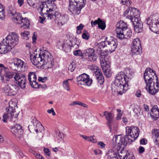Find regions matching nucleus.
<instances>
[{"instance_id": "obj_32", "label": "nucleus", "mask_w": 159, "mask_h": 159, "mask_svg": "<svg viewBox=\"0 0 159 159\" xmlns=\"http://www.w3.org/2000/svg\"><path fill=\"white\" fill-rule=\"evenodd\" d=\"M131 52L133 55H138L142 52L141 46H131Z\"/></svg>"}, {"instance_id": "obj_22", "label": "nucleus", "mask_w": 159, "mask_h": 159, "mask_svg": "<svg viewBox=\"0 0 159 159\" xmlns=\"http://www.w3.org/2000/svg\"><path fill=\"white\" fill-rule=\"evenodd\" d=\"M91 23L92 27H94L98 25L99 29L102 30H104L106 27L105 21L102 20L100 18H98L97 20L94 21L92 20L91 21Z\"/></svg>"}, {"instance_id": "obj_3", "label": "nucleus", "mask_w": 159, "mask_h": 159, "mask_svg": "<svg viewBox=\"0 0 159 159\" xmlns=\"http://www.w3.org/2000/svg\"><path fill=\"white\" fill-rule=\"evenodd\" d=\"M124 16L130 19L133 23L134 30L137 29L142 30L143 25L141 22L139 17V13L135 8L129 7L127 9L124 13Z\"/></svg>"}, {"instance_id": "obj_49", "label": "nucleus", "mask_w": 159, "mask_h": 159, "mask_svg": "<svg viewBox=\"0 0 159 159\" xmlns=\"http://www.w3.org/2000/svg\"><path fill=\"white\" fill-rule=\"evenodd\" d=\"M30 34V32L27 31H25L24 32L21 33V35L26 40H27L29 39L28 36Z\"/></svg>"}, {"instance_id": "obj_2", "label": "nucleus", "mask_w": 159, "mask_h": 159, "mask_svg": "<svg viewBox=\"0 0 159 159\" xmlns=\"http://www.w3.org/2000/svg\"><path fill=\"white\" fill-rule=\"evenodd\" d=\"M39 11L43 18L39 17V19L41 20L40 22L43 23L45 19L51 20L52 18L54 15L57 16L58 14L56 6L54 3L47 4L45 2H43L40 5Z\"/></svg>"}, {"instance_id": "obj_17", "label": "nucleus", "mask_w": 159, "mask_h": 159, "mask_svg": "<svg viewBox=\"0 0 159 159\" xmlns=\"http://www.w3.org/2000/svg\"><path fill=\"white\" fill-rule=\"evenodd\" d=\"M111 38V39L108 41H105L106 44L105 47L107 48L106 49L107 51L112 52L115 50L117 46V41L113 37Z\"/></svg>"}, {"instance_id": "obj_11", "label": "nucleus", "mask_w": 159, "mask_h": 159, "mask_svg": "<svg viewBox=\"0 0 159 159\" xmlns=\"http://www.w3.org/2000/svg\"><path fill=\"white\" fill-rule=\"evenodd\" d=\"M43 62V68L46 69L53 67L54 65L53 58L52 55L48 52L44 53Z\"/></svg>"}, {"instance_id": "obj_8", "label": "nucleus", "mask_w": 159, "mask_h": 159, "mask_svg": "<svg viewBox=\"0 0 159 159\" xmlns=\"http://www.w3.org/2000/svg\"><path fill=\"white\" fill-rule=\"evenodd\" d=\"M101 65L104 75L107 78H110L112 72L110 68V61L108 55H105L104 58L101 60Z\"/></svg>"}, {"instance_id": "obj_31", "label": "nucleus", "mask_w": 159, "mask_h": 159, "mask_svg": "<svg viewBox=\"0 0 159 159\" xmlns=\"http://www.w3.org/2000/svg\"><path fill=\"white\" fill-rule=\"evenodd\" d=\"M116 29L125 30L128 29L127 24L122 20H120L118 22L116 25Z\"/></svg>"}, {"instance_id": "obj_35", "label": "nucleus", "mask_w": 159, "mask_h": 159, "mask_svg": "<svg viewBox=\"0 0 159 159\" xmlns=\"http://www.w3.org/2000/svg\"><path fill=\"white\" fill-rule=\"evenodd\" d=\"M95 74L96 79L98 82L100 84H102L104 82V79L102 73L99 72Z\"/></svg>"}, {"instance_id": "obj_61", "label": "nucleus", "mask_w": 159, "mask_h": 159, "mask_svg": "<svg viewBox=\"0 0 159 159\" xmlns=\"http://www.w3.org/2000/svg\"><path fill=\"white\" fill-rule=\"evenodd\" d=\"M140 142L141 144H146L147 143V141L146 139H143L140 140Z\"/></svg>"}, {"instance_id": "obj_60", "label": "nucleus", "mask_w": 159, "mask_h": 159, "mask_svg": "<svg viewBox=\"0 0 159 159\" xmlns=\"http://www.w3.org/2000/svg\"><path fill=\"white\" fill-rule=\"evenodd\" d=\"M143 108L145 111L148 112L149 111V107L147 105L144 104L143 105Z\"/></svg>"}, {"instance_id": "obj_16", "label": "nucleus", "mask_w": 159, "mask_h": 159, "mask_svg": "<svg viewBox=\"0 0 159 159\" xmlns=\"http://www.w3.org/2000/svg\"><path fill=\"white\" fill-rule=\"evenodd\" d=\"M104 116H105L106 119L107 120L108 122V125L110 129V131L112 130V125L114 124L116 125V126L114 128L115 131H117V125L116 123L114 121L113 116L111 113L107 112L106 111L103 112Z\"/></svg>"}, {"instance_id": "obj_54", "label": "nucleus", "mask_w": 159, "mask_h": 159, "mask_svg": "<svg viewBox=\"0 0 159 159\" xmlns=\"http://www.w3.org/2000/svg\"><path fill=\"white\" fill-rule=\"evenodd\" d=\"M28 128L30 131H31V130L33 132L34 131L36 132L37 133L38 132V130L37 129L35 128V126H33L32 125H29L28 126Z\"/></svg>"}, {"instance_id": "obj_12", "label": "nucleus", "mask_w": 159, "mask_h": 159, "mask_svg": "<svg viewBox=\"0 0 159 159\" xmlns=\"http://www.w3.org/2000/svg\"><path fill=\"white\" fill-rule=\"evenodd\" d=\"M43 52L40 53L39 55H32L30 56V59L32 63L38 67L42 68L43 65Z\"/></svg>"}, {"instance_id": "obj_13", "label": "nucleus", "mask_w": 159, "mask_h": 159, "mask_svg": "<svg viewBox=\"0 0 159 159\" xmlns=\"http://www.w3.org/2000/svg\"><path fill=\"white\" fill-rule=\"evenodd\" d=\"M4 39L7 44L9 45L12 48L18 43V36L16 33L12 32L8 35Z\"/></svg>"}, {"instance_id": "obj_28", "label": "nucleus", "mask_w": 159, "mask_h": 159, "mask_svg": "<svg viewBox=\"0 0 159 159\" xmlns=\"http://www.w3.org/2000/svg\"><path fill=\"white\" fill-rule=\"evenodd\" d=\"M105 42H102L97 44L95 47V50L97 53L99 55L102 56L103 55V49L106 47Z\"/></svg>"}, {"instance_id": "obj_52", "label": "nucleus", "mask_w": 159, "mask_h": 159, "mask_svg": "<svg viewBox=\"0 0 159 159\" xmlns=\"http://www.w3.org/2000/svg\"><path fill=\"white\" fill-rule=\"evenodd\" d=\"M121 2L123 5L126 6H130L131 5L132 3L129 0H125V1L121 0Z\"/></svg>"}, {"instance_id": "obj_34", "label": "nucleus", "mask_w": 159, "mask_h": 159, "mask_svg": "<svg viewBox=\"0 0 159 159\" xmlns=\"http://www.w3.org/2000/svg\"><path fill=\"white\" fill-rule=\"evenodd\" d=\"M17 73L12 71H6L4 73V76L6 78V80H8L13 77L14 78V77L16 76Z\"/></svg>"}, {"instance_id": "obj_58", "label": "nucleus", "mask_w": 159, "mask_h": 159, "mask_svg": "<svg viewBox=\"0 0 159 159\" xmlns=\"http://www.w3.org/2000/svg\"><path fill=\"white\" fill-rule=\"evenodd\" d=\"M47 80V77H39L38 78V81L39 82H41L43 83L45 82Z\"/></svg>"}, {"instance_id": "obj_38", "label": "nucleus", "mask_w": 159, "mask_h": 159, "mask_svg": "<svg viewBox=\"0 0 159 159\" xmlns=\"http://www.w3.org/2000/svg\"><path fill=\"white\" fill-rule=\"evenodd\" d=\"M5 16V7L2 4L0 3V19L1 20L4 19Z\"/></svg>"}, {"instance_id": "obj_56", "label": "nucleus", "mask_w": 159, "mask_h": 159, "mask_svg": "<svg viewBox=\"0 0 159 159\" xmlns=\"http://www.w3.org/2000/svg\"><path fill=\"white\" fill-rule=\"evenodd\" d=\"M28 4L30 6L33 7L35 4V0H27Z\"/></svg>"}, {"instance_id": "obj_62", "label": "nucleus", "mask_w": 159, "mask_h": 159, "mask_svg": "<svg viewBox=\"0 0 159 159\" xmlns=\"http://www.w3.org/2000/svg\"><path fill=\"white\" fill-rule=\"evenodd\" d=\"M37 34L36 33L34 32L32 36V39L33 40V43H35L37 39Z\"/></svg>"}, {"instance_id": "obj_51", "label": "nucleus", "mask_w": 159, "mask_h": 159, "mask_svg": "<svg viewBox=\"0 0 159 159\" xmlns=\"http://www.w3.org/2000/svg\"><path fill=\"white\" fill-rule=\"evenodd\" d=\"M6 69H7V68L5 67L2 64H0V75H3Z\"/></svg>"}, {"instance_id": "obj_45", "label": "nucleus", "mask_w": 159, "mask_h": 159, "mask_svg": "<svg viewBox=\"0 0 159 159\" xmlns=\"http://www.w3.org/2000/svg\"><path fill=\"white\" fill-rule=\"evenodd\" d=\"M82 37L83 39L88 40L90 38V34L87 30H84Z\"/></svg>"}, {"instance_id": "obj_9", "label": "nucleus", "mask_w": 159, "mask_h": 159, "mask_svg": "<svg viewBox=\"0 0 159 159\" xmlns=\"http://www.w3.org/2000/svg\"><path fill=\"white\" fill-rule=\"evenodd\" d=\"M77 84L80 87L83 86H90L92 83V80L90 78L89 76L84 73L80 75L76 78Z\"/></svg>"}, {"instance_id": "obj_29", "label": "nucleus", "mask_w": 159, "mask_h": 159, "mask_svg": "<svg viewBox=\"0 0 159 159\" xmlns=\"http://www.w3.org/2000/svg\"><path fill=\"white\" fill-rule=\"evenodd\" d=\"M150 115L154 120H156L159 117V109L157 106L154 107L151 109Z\"/></svg>"}, {"instance_id": "obj_23", "label": "nucleus", "mask_w": 159, "mask_h": 159, "mask_svg": "<svg viewBox=\"0 0 159 159\" xmlns=\"http://www.w3.org/2000/svg\"><path fill=\"white\" fill-rule=\"evenodd\" d=\"M120 146L115 145L112 149L109 150L107 153L108 159L117 156L119 154L120 147Z\"/></svg>"}, {"instance_id": "obj_24", "label": "nucleus", "mask_w": 159, "mask_h": 159, "mask_svg": "<svg viewBox=\"0 0 159 159\" xmlns=\"http://www.w3.org/2000/svg\"><path fill=\"white\" fill-rule=\"evenodd\" d=\"M12 48L11 46L8 44H7L5 41V39H3L2 42L0 43V54H6L10 52Z\"/></svg>"}, {"instance_id": "obj_4", "label": "nucleus", "mask_w": 159, "mask_h": 159, "mask_svg": "<svg viewBox=\"0 0 159 159\" xmlns=\"http://www.w3.org/2000/svg\"><path fill=\"white\" fill-rule=\"evenodd\" d=\"M11 14L13 16L12 20L19 26L23 29H29L30 25V22L28 19L25 17L23 18L20 13L15 12V13L11 12Z\"/></svg>"}, {"instance_id": "obj_30", "label": "nucleus", "mask_w": 159, "mask_h": 159, "mask_svg": "<svg viewBox=\"0 0 159 159\" xmlns=\"http://www.w3.org/2000/svg\"><path fill=\"white\" fill-rule=\"evenodd\" d=\"M126 86L124 85L123 88H122V87H120V85H116L115 87V89H112V90L113 92V91L115 92V94H119L120 95H122L124 92L123 91L124 90L125 91L126 89H125V88Z\"/></svg>"}, {"instance_id": "obj_57", "label": "nucleus", "mask_w": 159, "mask_h": 159, "mask_svg": "<svg viewBox=\"0 0 159 159\" xmlns=\"http://www.w3.org/2000/svg\"><path fill=\"white\" fill-rule=\"evenodd\" d=\"M44 152L47 156H50L51 152L49 150L48 148H44Z\"/></svg>"}, {"instance_id": "obj_59", "label": "nucleus", "mask_w": 159, "mask_h": 159, "mask_svg": "<svg viewBox=\"0 0 159 159\" xmlns=\"http://www.w3.org/2000/svg\"><path fill=\"white\" fill-rule=\"evenodd\" d=\"M47 112L49 114L52 113L53 116H55L56 115V113L53 108H52L50 110H48Z\"/></svg>"}, {"instance_id": "obj_6", "label": "nucleus", "mask_w": 159, "mask_h": 159, "mask_svg": "<svg viewBox=\"0 0 159 159\" xmlns=\"http://www.w3.org/2000/svg\"><path fill=\"white\" fill-rule=\"evenodd\" d=\"M126 135L125 139L127 143H131L139 136V130L136 126H127L126 127Z\"/></svg>"}, {"instance_id": "obj_43", "label": "nucleus", "mask_w": 159, "mask_h": 159, "mask_svg": "<svg viewBox=\"0 0 159 159\" xmlns=\"http://www.w3.org/2000/svg\"><path fill=\"white\" fill-rule=\"evenodd\" d=\"M70 79H67L64 81L62 83L63 86L64 88L67 91L70 90V88L68 81Z\"/></svg>"}, {"instance_id": "obj_18", "label": "nucleus", "mask_w": 159, "mask_h": 159, "mask_svg": "<svg viewBox=\"0 0 159 159\" xmlns=\"http://www.w3.org/2000/svg\"><path fill=\"white\" fill-rule=\"evenodd\" d=\"M14 77V79L16 81V83L21 89H24L26 86V78L24 75L19 73H17Z\"/></svg>"}, {"instance_id": "obj_42", "label": "nucleus", "mask_w": 159, "mask_h": 159, "mask_svg": "<svg viewBox=\"0 0 159 159\" xmlns=\"http://www.w3.org/2000/svg\"><path fill=\"white\" fill-rule=\"evenodd\" d=\"M136 46H141L140 39L138 38L134 39L131 44V46L133 47Z\"/></svg>"}, {"instance_id": "obj_20", "label": "nucleus", "mask_w": 159, "mask_h": 159, "mask_svg": "<svg viewBox=\"0 0 159 159\" xmlns=\"http://www.w3.org/2000/svg\"><path fill=\"white\" fill-rule=\"evenodd\" d=\"M7 112L11 116V119L12 121L14 122H17L18 121L17 117L19 112L15 111V108L11 107H7L6 108Z\"/></svg>"}, {"instance_id": "obj_33", "label": "nucleus", "mask_w": 159, "mask_h": 159, "mask_svg": "<svg viewBox=\"0 0 159 159\" xmlns=\"http://www.w3.org/2000/svg\"><path fill=\"white\" fill-rule=\"evenodd\" d=\"M152 133L155 136V143L159 148V130L154 129L152 130Z\"/></svg>"}, {"instance_id": "obj_63", "label": "nucleus", "mask_w": 159, "mask_h": 159, "mask_svg": "<svg viewBox=\"0 0 159 159\" xmlns=\"http://www.w3.org/2000/svg\"><path fill=\"white\" fill-rule=\"evenodd\" d=\"M145 151V149L143 147L141 146L139 147V153H142Z\"/></svg>"}, {"instance_id": "obj_15", "label": "nucleus", "mask_w": 159, "mask_h": 159, "mask_svg": "<svg viewBox=\"0 0 159 159\" xmlns=\"http://www.w3.org/2000/svg\"><path fill=\"white\" fill-rule=\"evenodd\" d=\"M18 89L16 85L9 84L3 87L2 90L7 95L13 96L16 93Z\"/></svg>"}, {"instance_id": "obj_25", "label": "nucleus", "mask_w": 159, "mask_h": 159, "mask_svg": "<svg viewBox=\"0 0 159 159\" xmlns=\"http://www.w3.org/2000/svg\"><path fill=\"white\" fill-rule=\"evenodd\" d=\"M11 131L16 137H20L22 133L21 126L19 124H16L11 129Z\"/></svg>"}, {"instance_id": "obj_14", "label": "nucleus", "mask_w": 159, "mask_h": 159, "mask_svg": "<svg viewBox=\"0 0 159 159\" xmlns=\"http://www.w3.org/2000/svg\"><path fill=\"white\" fill-rule=\"evenodd\" d=\"M129 80L127 79L125 76V74L123 72H120L117 74L116 77V79L115 81V83L116 84V85H120V87L123 88V85L126 86L128 85V83Z\"/></svg>"}, {"instance_id": "obj_5", "label": "nucleus", "mask_w": 159, "mask_h": 159, "mask_svg": "<svg viewBox=\"0 0 159 159\" xmlns=\"http://www.w3.org/2000/svg\"><path fill=\"white\" fill-rule=\"evenodd\" d=\"M69 10L73 14L78 15L85 4V0H69Z\"/></svg>"}, {"instance_id": "obj_7", "label": "nucleus", "mask_w": 159, "mask_h": 159, "mask_svg": "<svg viewBox=\"0 0 159 159\" xmlns=\"http://www.w3.org/2000/svg\"><path fill=\"white\" fill-rule=\"evenodd\" d=\"M9 67L12 70L19 71L24 72L28 67L27 64L20 59L14 58L8 64Z\"/></svg>"}, {"instance_id": "obj_10", "label": "nucleus", "mask_w": 159, "mask_h": 159, "mask_svg": "<svg viewBox=\"0 0 159 159\" xmlns=\"http://www.w3.org/2000/svg\"><path fill=\"white\" fill-rule=\"evenodd\" d=\"M147 24L149 29L152 30V28L159 29V16L157 14L150 16L146 20Z\"/></svg>"}, {"instance_id": "obj_46", "label": "nucleus", "mask_w": 159, "mask_h": 159, "mask_svg": "<svg viewBox=\"0 0 159 159\" xmlns=\"http://www.w3.org/2000/svg\"><path fill=\"white\" fill-rule=\"evenodd\" d=\"M123 31L125 38H129L132 35L131 30H122Z\"/></svg>"}, {"instance_id": "obj_26", "label": "nucleus", "mask_w": 159, "mask_h": 159, "mask_svg": "<svg viewBox=\"0 0 159 159\" xmlns=\"http://www.w3.org/2000/svg\"><path fill=\"white\" fill-rule=\"evenodd\" d=\"M75 44L72 43V41L69 40L64 42L62 45V50L66 52H68L71 50V48L73 47Z\"/></svg>"}, {"instance_id": "obj_48", "label": "nucleus", "mask_w": 159, "mask_h": 159, "mask_svg": "<svg viewBox=\"0 0 159 159\" xmlns=\"http://www.w3.org/2000/svg\"><path fill=\"white\" fill-rule=\"evenodd\" d=\"M17 107L16 100L14 99H11L9 103V107L15 108Z\"/></svg>"}, {"instance_id": "obj_27", "label": "nucleus", "mask_w": 159, "mask_h": 159, "mask_svg": "<svg viewBox=\"0 0 159 159\" xmlns=\"http://www.w3.org/2000/svg\"><path fill=\"white\" fill-rule=\"evenodd\" d=\"M125 136L124 138H123L120 135H118L113 137V140L115 141L116 143L120 145H125L128 144H130L131 143L126 142L125 139Z\"/></svg>"}, {"instance_id": "obj_53", "label": "nucleus", "mask_w": 159, "mask_h": 159, "mask_svg": "<svg viewBox=\"0 0 159 159\" xmlns=\"http://www.w3.org/2000/svg\"><path fill=\"white\" fill-rule=\"evenodd\" d=\"M97 144L98 147L101 149L104 148L106 146V144L102 141L98 142Z\"/></svg>"}, {"instance_id": "obj_50", "label": "nucleus", "mask_w": 159, "mask_h": 159, "mask_svg": "<svg viewBox=\"0 0 159 159\" xmlns=\"http://www.w3.org/2000/svg\"><path fill=\"white\" fill-rule=\"evenodd\" d=\"M76 67L75 64L73 62L71 63L69 65L68 68L69 70H70L71 72L73 71Z\"/></svg>"}, {"instance_id": "obj_64", "label": "nucleus", "mask_w": 159, "mask_h": 159, "mask_svg": "<svg viewBox=\"0 0 159 159\" xmlns=\"http://www.w3.org/2000/svg\"><path fill=\"white\" fill-rule=\"evenodd\" d=\"M102 152V151L99 149L95 150L94 151V152L95 155L101 154Z\"/></svg>"}, {"instance_id": "obj_47", "label": "nucleus", "mask_w": 159, "mask_h": 159, "mask_svg": "<svg viewBox=\"0 0 159 159\" xmlns=\"http://www.w3.org/2000/svg\"><path fill=\"white\" fill-rule=\"evenodd\" d=\"M11 116L8 113H5L3 116V121L4 122L6 123L7 122V119H10V120L12 121L11 120Z\"/></svg>"}, {"instance_id": "obj_55", "label": "nucleus", "mask_w": 159, "mask_h": 159, "mask_svg": "<svg viewBox=\"0 0 159 159\" xmlns=\"http://www.w3.org/2000/svg\"><path fill=\"white\" fill-rule=\"evenodd\" d=\"M74 54L75 56H81L82 53L80 50H77L74 52Z\"/></svg>"}, {"instance_id": "obj_37", "label": "nucleus", "mask_w": 159, "mask_h": 159, "mask_svg": "<svg viewBox=\"0 0 159 159\" xmlns=\"http://www.w3.org/2000/svg\"><path fill=\"white\" fill-rule=\"evenodd\" d=\"M98 57V56L95 54L94 52L93 53V54H92L89 57H86V58L88 61L93 62L96 61Z\"/></svg>"}, {"instance_id": "obj_40", "label": "nucleus", "mask_w": 159, "mask_h": 159, "mask_svg": "<svg viewBox=\"0 0 159 159\" xmlns=\"http://www.w3.org/2000/svg\"><path fill=\"white\" fill-rule=\"evenodd\" d=\"M29 152L33 154L38 159H45L41 155L37 153L32 149H29Z\"/></svg>"}, {"instance_id": "obj_36", "label": "nucleus", "mask_w": 159, "mask_h": 159, "mask_svg": "<svg viewBox=\"0 0 159 159\" xmlns=\"http://www.w3.org/2000/svg\"><path fill=\"white\" fill-rule=\"evenodd\" d=\"M125 76L129 81L131 79L133 72L131 69L126 68L125 69Z\"/></svg>"}, {"instance_id": "obj_21", "label": "nucleus", "mask_w": 159, "mask_h": 159, "mask_svg": "<svg viewBox=\"0 0 159 159\" xmlns=\"http://www.w3.org/2000/svg\"><path fill=\"white\" fill-rule=\"evenodd\" d=\"M58 14L57 16L54 15L58 19L57 25L59 26H61L65 24L69 19V16L67 14L61 15L58 12Z\"/></svg>"}, {"instance_id": "obj_44", "label": "nucleus", "mask_w": 159, "mask_h": 159, "mask_svg": "<svg viewBox=\"0 0 159 159\" xmlns=\"http://www.w3.org/2000/svg\"><path fill=\"white\" fill-rule=\"evenodd\" d=\"M116 36L117 38L121 39L125 38L123 31L116 30Z\"/></svg>"}, {"instance_id": "obj_1", "label": "nucleus", "mask_w": 159, "mask_h": 159, "mask_svg": "<svg viewBox=\"0 0 159 159\" xmlns=\"http://www.w3.org/2000/svg\"><path fill=\"white\" fill-rule=\"evenodd\" d=\"M143 78L147 91L151 94H155L159 90V83L156 73L152 69L148 68L144 73Z\"/></svg>"}, {"instance_id": "obj_19", "label": "nucleus", "mask_w": 159, "mask_h": 159, "mask_svg": "<svg viewBox=\"0 0 159 159\" xmlns=\"http://www.w3.org/2000/svg\"><path fill=\"white\" fill-rule=\"evenodd\" d=\"M28 80L30 85L34 88H39V86L36 82L37 77L36 73L34 72H30L28 75Z\"/></svg>"}, {"instance_id": "obj_39", "label": "nucleus", "mask_w": 159, "mask_h": 159, "mask_svg": "<svg viewBox=\"0 0 159 159\" xmlns=\"http://www.w3.org/2000/svg\"><path fill=\"white\" fill-rule=\"evenodd\" d=\"M95 52V51L93 48H89L87 49L84 51V54L86 57H89V56Z\"/></svg>"}, {"instance_id": "obj_41", "label": "nucleus", "mask_w": 159, "mask_h": 159, "mask_svg": "<svg viewBox=\"0 0 159 159\" xmlns=\"http://www.w3.org/2000/svg\"><path fill=\"white\" fill-rule=\"evenodd\" d=\"M89 69L95 73L100 72V69L99 68L95 65H92L89 66Z\"/></svg>"}]
</instances>
